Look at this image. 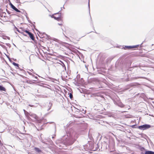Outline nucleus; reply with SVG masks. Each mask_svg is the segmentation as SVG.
<instances>
[{
  "label": "nucleus",
  "mask_w": 154,
  "mask_h": 154,
  "mask_svg": "<svg viewBox=\"0 0 154 154\" xmlns=\"http://www.w3.org/2000/svg\"><path fill=\"white\" fill-rule=\"evenodd\" d=\"M67 137L65 136L66 137L64 140L66 146H68L72 145L75 141V140L73 138V136L70 134H67Z\"/></svg>",
  "instance_id": "nucleus-1"
},
{
  "label": "nucleus",
  "mask_w": 154,
  "mask_h": 154,
  "mask_svg": "<svg viewBox=\"0 0 154 154\" xmlns=\"http://www.w3.org/2000/svg\"><path fill=\"white\" fill-rule=\"evenodd\" d=\"M89 149L92 151H98L100 150L98 144L91 143L89 144Z\"/></svg>",
  "instance_id": "nucleus-2"
},
{
  "label": "nucleus",
  "mask_w": 154,
  "mask_h": 154,
  "mask_svg": "<svg viewBox=\"0 0 154 154\" xmlns=\"http://www.w3.org/2000/svg\"><path fill=\"white\" fill-rule=\"evenodd\" d=\"M138 128L140 130L144 131L147 129L151 127V125L149 124H144L138 126Z\"/></svg>",
  "instance_id": "nucleus-3"
},
{
  "label": "nucleus",
  "mask_w": 154,
  "mask_h": 154,
  "mask_svg": "<svg viewBox=\"0 0 154 154\" xmlns=\"http://www.w3.org/2000/svg\"><path fill=\"white\" fill-rule=\"evenodd\" d=\"M94 107V109L96 110L99 111L103 110V106L99 103H98Z\"/></svg>",
  "instance_id": "nucleus-4"
},
{
  "label": "nucleus",
  "mask_w": 154,
  "mask_h": 154,
  "mask_svg": "<svg viewBox=\"0 0 154 154\" xmlns=\"http://www.w3.org/2000/svg\"><path fill=\"white\" fill-rule=\"evenodd\" d=\"M56 142V144L60 147H63L65 146H66L64 140L63 141L61 140H57Z\"/></svg>",
  "instance_id": "nucleus-5"
},
{
  "label": "nucleus",
  "mask_w": 154,
  "mask_h": 154,
  "mask_svg": "<svg viewBox=\"0 0 154 154\" xmlns=\"http://www.w3.org/2000/svg\"><path fill=\"white\" fill-rule=\"evenodd\" d=\"M104 99V97L103 96L97 95L95 96L94 99V101L96 102H100L102 100Z\"/></svg>",
  "instance_id": "nucleus-6"
},
{
  "label": "nucleus",
  "mask_w": 154,
  "mask_h": 154,
  "mask_svg": "<svg viewBox=\"0 0 154 154\" xmlns=\"http://www.w3.org/2000/svg\"><path fill=\"white\" fill-rule=\"evenodd\" d=\"M60 11L58 12L55 13L54 14L57 15V14H59V15L58 17H56L55 16L54 17V19L58 21H61L62 20V17H61V12H60Z\"/></svg>",
  "instance_id": "nucleus-7"
},
{
  "label": "nucleus",
  "mask_w": 154,
  "mask_h": 154,
  "mask_svg": "<svg viewBox=\"0 0 154 154\" xmlns=\"http://www.w3.org/2000/svg\"><path fill=\"white\" fill-rule=\"evenodd\" d=\"M114 103L115 105H116L119 106L121 108H123L124 107L125 105H124L121 102L118 101H114Z\"/></svg>",
  "instance_id": "nucleus-8"
},
{
  "label": "nucleus",
  "mask_w": 154,
  "mask_h": 154,
  "mask_svg": "<svg viewBox=\"0 0 154 154\" xmlns=\"http://www.w3.org/2000/svg\"><path fill=\"white\" fill-rule=\"evenodd\" d=\"M138 149L141 151V154H144L146 151H147V150L144 147L141 146H139L138 147Z\"/></svg>",
  "instance_id": "nucleus-9"
},
{
  "label": "nucleus",
  "mask_w": 154,
  "mask_h": 154,
  "mask_svg": "<svg viewBox=\"0 0 154 154\" xmlns=\"http://www.w3.org/2000/svg\"><path fill=\"white\" fill-rule=\"evenodd\" d=\"M11 7L16 12H17L22 13V12L17 8L14 5H13L11 2H10L9 4Z\"/></svg>",
  "instance_id": "nucleus-10"
},
{
  "label": "nucleus",
  "mask_w": 154,
  "mask_h": 154,
  "mask_svg": "<svg viewBox=\"0 0 154 154\" xmlns=\"http://www.w3.org/2000/svg\"><path fill=\"white\" fill-rule=\"evenodd\" d=\"M29 35V37L33 41H34L35 40V37L34 35L31 32H30L28 34Z\"/></svg>",
  "instance_id": "nucleus-11"
},
{
  "label": "nucleus",
  "mask_w": 154,
  "mask_h": 154,
  "mask_svg": "<svg viewBox=\"0 0 154 154\" xmlns=\"http://www.w3.org/2000/svg\"><path fill=\"white\" fill-rule=\"evenodd\" d=\"M24 114L27 118L29 120L31 119V118L29 117V115L30 114H29L27 111L25 112L24 113Z\"/></svg>",
  "instance_id": "nucleus-12"
},
{
  "label": "nucleus",
  "mask_w": 154,
  "mask_h": 154,
  "mask_svg": "<svg viewBox=\"0 0 154 154\" xmlns=\"http://www.w3.org/2000/svg\"><path fill=\"white\" fill-rule=\"evenodd\" d=\"M34 149L38 153H40L42 152V150L38 147H35L34 148Z\"/></svg>",
  "instance_id": "nucleus-13"
},
{
  "label": "nucleus",
  "mask_w": 154,
  "mask_h": 154,
  "mask_svg": "<svg viewBox=\"0 0 154 154\" xmlns=\"http://www.w3.org/2000/svg\"><path fill=\"white\" fill-rule=\"evenodd\" d=\"M144 154H154V152L147 150Z\"/></svg>",
  "instance_id": "nucleus-14"
},
{
  "label": "nucleus",
  "mask_w": 154,
  "mask_h": 154,
  "mask_svg": "<svg viewBox=\"0 0 154 154\" xmlns=\"http://www.w3.org/2000/svg\"><path fill=\"white\" fill-rule=\"evenodd\" d=\"M6 90L5 88L2 85H0V91H5Z\"/></svg>",
  "instance_id": "nucleus-15"
},
{
  "label": "nucleus",
  "mask_w": 154,
  "mask_h": 154,
  "mask_svg": "<svg viewBox=\"0 0 154 154\" xmlns=\"http://www.w3.org/2000/svg\"><path fill=\"white\" fill-rule=\"evenodd\" d=\"M52 105V103H51L49 102V105L48 106V108L47 109L48 111H49L51 109Z\"/></svg>",
  "instance_id": "nucleus-16"
},
{
  "label": "nucleus",
  "mask_w": 154,
  "mask_h": 154,
  "mask_svg": "<svg viewBox=\"0 0 154 154\" xmlns=\"http://www.w3.org/2000/svg\"><path fill=\"white\" fill-rule=\"evenodd\" d=\"M12 64L14 66H16L17 67H16V68L17 69H20V67H19V64H18V63H17L14 62H13L12 63Z\"/></svg>",
  "instance_id": "nucleus-17"
},
{
  "label": "nucleus",
  "mask_w": 154,
  "mask_h": 154,
  "mask_svg": "<svg viewBox=\"0 0 154 154\" xmlns=\"http://www.w3.org/2000/svg\"><path fill=\"white\" fill-rule=\"evenodd\" d=\"M29 116L33 117L35 119H37L38 118L37 116L35 114H31L30 115H29Z\"/></svg>",
  "instance_id": "nucleus-18"
},
{
  "label": "nucleus",
  "mask_w": 154,
  "mask_h": 154,
  "mask_svg": "<svg viewBox=\"0 0 154 154\" xmlns=\"http://www.w3.org/2000/svg\"><path fill=\"white\" fill-rule=\"evenodd\" d=\"M145 42V41H144L140 45H134V48H137L138 47H139V46H140V48H141L142 47V45L143 44V43Z\"/></svg>",
  "instance_id": "nucleus-19"
},
{
  "label": "nucleus",
  "mask_w": 154,
  "mask_h": 154,
  "mask_svg": "<svg viewBox=\"0 0 154 154\" xmlns=\"http://www.w3.org/2000/svg\"><path fill=\"white\" fill-rule=\"evenodd\" d=\"M123 48L125 50L130 49H131V46H125Z\"/></svg>",
  "instance_id": "nucleus-20"
},
{
  "label": "nucleus",
  "mask_w": 154,
  "mask_h": 154,
  "mask_svg": "<svg viewBox=\"0 0 154 154\" xmlns=\"http://www.w3.org/2000/svg\"><path fill=\"white\" fill-rule=\"evenodd\" d=\"M139 126H137V125H133L131 126V127L133 128H138V127Z\"/></svg>",
  "instance_id": "nucleus-21"
},
{
  "label": "nucleus",
  "mask_w": 154,
  "mask_h": 154,
  "mask_svg": "<svg viewBox=\"0 0 154 154\" xmlns=\"http://www.w3.org/2000/svg\"><path fill=\"white\" fill-rule=\"evenodd\" d=\"M13 25L14 26V30H16L18 32H20L19 29L15 26V25L14 24H13Z\"/></svg>",
  "instance_id": "nucleus-22"
},
{
  "label": "nucleus",
  "mask_w": 154,
  "mask_h": 154,
  "mask_svg": "<svg viewBox=\"0 0 154 154\" xmlns=\"http://www.w3.org/2000/svg\"><path fill=\"white\" fill-rule=\"evenodd\" d=\"M140 97L143 98H144L146 97V96L144 93H142L141 94Z\"/></svg>",
  "instance_id": "nucleus-23"
},
{
  "label": "nucleus",
  "mask_w": 154,
  "mask_h": 154,
  "mask_svg": "<svg viewBox=\"0 0 154 154\" xmlns=\"http://www.w3.org/2000/svg\"><path fill=\"white\" fill-rule=\"evenodd\" d=\"M59 61L61 63L60 64L61 65H62L63 67H64L65 68H66L64 64V63L61 60H60Z\"/></svg>",
  "instance_id": "nucleus-24"
},
{
  "label": "nucleus",
  "mask_w": 154,
  "mask_h": 154,
  "mask_svg": "<svg viewBox=\"0 0 154 154\" xmlns=\"http://www.w3.org/2000/svg\"><path fill=\"white\" fill-rule=\"evenodd\" d=\"M32 26L34 27V28L35 30L37 31L40 34H41V32L40 31H39L37 29L35 28V26L34 24H32Z\"/></svg>",
  "instance_id": "nucleus-25"
},
{
  "label": "nucleus",
  "mask_w": 154,
  "mask_h": 154,
  "mask_svg": "<svg viewBox=\"0 0 154 154\" xmlns=\"http://www.w3.org/2000/svg\"><path fill=\"white\" fill-rule=\"evenodd\" d=\"M42 35H46L47 37L49 39H51V38H51V37H50L49 35H48L47 34H46L45 33V32H44L42 34Z\"/></svg>",
  "instance_id": "nucleus-26"
},
{
  "label": "nucleus",
  "mask_w": 154,
  "mask_h": 154,
  "mask_svg": "<svg viewBox=\"0 0 154 154\" xmlns=\"http://www.w3.org/2000/svg\"><path fill=\"white\" fill-rule=\"evenodd\" d=\"M69 93V97L71 99H72V98H73L72 94L71 93Z\"/></svg>",
  "instance_id": "nucleus-27"
},
{
  "label": "nucleus",
  "mask_w": 154,
  "mask_h": 154,
  "mask_svg": "<svg viewBox=\"0 0 154 154\" xmlns=\"http://www.w3.org/2000/svg\"><path fill=\"white\" fill-rule=\"evenodd\" d=\"M135 79H138V78H143V79H146V78L145 77H135Z\"/></svg>",
  "instance_id": "nucleus-28"
},
{
  "label": "nucleus",
  "mask_w": 154,
  "mask_h": 154,
  "mask_svg": "<svg viewBox=\"0 0 154 154\" xmlns=\"http://www.w3.org/2000/svg\"><path fill=\"white\" fill-rule=\"evenodd\" d=\"M26 18H27V20L29 21V23H31V24H32V23L31 21L30 20H29V18L27 17V16H26Z\"/></svg>",
  "instance_id": "nucleus-29"
},
{
  "label": "nucleus",
  "mask_w": 154,
  "mask_h": 154,
  "mask_svg": "<svg viewBox=\"0 0 154 154\" xmlns=\"http://www.w3.org/2000/svg\"><path fill=\"white\" fill-rule=\"evenodd\" d=\"M23 31L24 32H26V33H27L28 34L30 32H29L28 30H25V29H24V30H23Z\"/></svg>",
  "instance_id": "nucleus-30"
},
{
  "label": "nucleus",
  "mask_w": 154,
  "mask_h": 154,
  "mask_svg": "<svg viewBox=\"0 0 154 154\" xmlns=\"http://www.w3.org/2000/svg\"><path fill=\"white\" fill-rule=\"evenodd\" d=\"M5 55L8 58V59H9V60L10 61H11V58H10V57H9V56L7 55L5 53Z\"/></svg>",
  "instance_id": "nucleus-31"
},
{
  "label": "nucleus",
  "mask_w": 154,
  "mask_h": 154,
  "mask_svg": "<svg viewBox=\"0 0 154 154\" xmlns=\"http://www.w3.org/2000/svg\"><path fill=\"white\" fill-rule=\"evenodd\" d=\"M88 6L89 8V10L90 11V0H88Z\"/></svg>",
  "instance_id": "nucleus-32"
},
{
  "label": "nucleus",
  "mask_w": 154,
  "mask_h": 154,
  "mask_svg": "<svg viewBox=\"0 0 154 154\" xmlns=\"http://www.w3.org/2000/svg\"><path fill=\"white\" fill-rule=\"evenodd\" d=\"M32 82L31 80H29V81L27 80L26 82L28 84H32V83L29 82Z\"/></svg>",
  "instance_id": "nucleus-33"
},
{
  "label": "nucleus",
  "mask_w": 154,
  "mask_h": 154,
  "mask_svg": "<svg viewBox=\"0 0 154 154\" xmlns=\"http://www.w3.org/2000/svg\"><path fill=\"white\" fill-rule=\"evenodd\" d=\"M6 11L8 13V14H11V12L9 11H8L7 9H6Z\"/></svg>",
  "instance_id": "nucleus-34"
},
{
  "label": "nucleus",
  "mask_w": 154,
  "mask_h": 154,
  "mask_svg": "<svg viewBox=\"0 0 154 154\" xmlns=\"http://www.w3.org/2000/svg\"><path fill=\"white\" fill-rule=\"evenodd\" d=\"M54 14H53L52 15H50V16H51L52 18H54V17H55V16H54Z\"/></svg>",
  "instance_id": "nucleus-35"
},
{
  "label": "nucleus",
  "mask_w": 154,
  "mask_h": 154,
  "mask_svg": "<svg viewBox=\"0 0 154 154\" xmlns=\"http://www.w3.org/2000/svg\"><path fill=\"white\" fill-rule=\"evenodd\" d=\"M29 106L31 107H35L34 106L32 105L29 104Z\"/></svg>",
  "instance_id": "nucleus-36"
},
{
  "label": "nucleus",
  "mask_w": 154,
  "mask_h": 154,
  "mask_svg": "<svg viewBox=\"0 0 154 154\" xmlns=\"http://www.w3.org/2000/svg\"><path fill=\"white\" fill-rule=\"evenodd\" d=\"M28 72V73L31 75H32L33 76H34L33 75H32V74L30 72Z\"/></svg>",
  "instance_id": "nucleus-37"
},
{
  "label": "nucleus",
  "mask_w": 154,
  "mask_h": 154,
  "mask_svg": "<svg viewBox=\"0 0 154 154\" xmlns=\"http://www.w3.org/2000/svg\"><path fill=\"white\" fill-rule=\"evenodd\" d=\"M88 137L90 138V139L91 140H92L93 138L92 137H90V136L89 135H88Z\"/></svg>",
  "instance_id": "nucleus-38"
},
{
  "label": "nucleus",
  "mask_w": 154,
  "mask_h": 154,
  "mask_svg": "<svg viewBox=\"0 0 154 154\" xmlns=\"http://www.w3.org/2000/svg\"><path fill=\"white\" fill-rule=\"evenodd\" d=\"M76 112H79L80 111L78 109H76Z\"/></svg>",
  "instance_id": "nucleus-39"
},
{
  "label": "nucleus",
  "mask_w": 154,
  "mask_h": 154,
  "mask_svg": "<svg viewBox=\"0 0 154 154\" xmlns=\"http://www.w3.org/2000/svg\"><path fill=\"white\" fill-rule=\"evenodd\" d=\"M131 49H133L134 48V46H131Z\"/></svg>",
  "instance_id": "nucleus-40"
},
{
  "label": "nucleus",
  "mask_w": 154,
  "mask_h": 154,
  "mask_svg": "<svg viewBox=\"0 0 154 154\" xmlns=\"http://www.w3.org/2000/svg\"><path fill=\"white\" fill-rule=\"evenodd\" d=\"M16 2L17 3H20L19 0H16Z\"/></svg>",
  "instance_id": "nucleus-41"
},
{
  "label": "nucleus",
  "mask_w": 154,
  "mask_h": 154,
  "mask_svg": "<svg viewBox=\"0 0 154 154\" xmlns=\"http://www.w3.org/2000/svg\"><path fill=\"white\" fill-rule=\"evenodd\" d=\"M19 69L20 71H24V70L23 69H20H20Z\"/></svg>",
  "instance_id": "nucleus-42"
},
{
  "label": "nucleus",
  "mask_w": 154,
  "mask_h": 154,
  "mask_svg": "<svg viewBox=\"0 0 154 154\" xmlns=\"http://www.w3.org/2000/svg\"><path fill=\"white\" fill-rule=\"evenodd\" d=\"M35 78L37 80H38V78L37 76H35Z\"/></svg>",
  "instance_id": "nucleus-43"
},
{
  "label": "nucleus",
  "mask_w": 154,
  "mask_h": 154,
  "mask_svg": "<svg viewBox=\"0 0 154 154\" xmlns=\"http://www.w3.org/2000/svg\"><path fill=\"white\" fill-rule=\"evenodd\" d=\"M7 38L8 39H10V37L8 36H7Z\"/></svg>",
  "instance_id": "nucleus-44"
},
{
  "label": "nucleus",
  "mask_w": 154,
  "mask_h": 154,
  "mask_svg": "<svg viewBox=\"0 0 154 154\" xmlns=\"http://www.w3.org/2000/svg\"><path fill=\"white\" fill-rule=\"evenodd\" d=\"M58 24L59 25H60V26L62 25V23H58Z\"/></svg>",
  "instance_id": "nucleus-45"
},
{
  "label": "nucleus",
  "mask_w": 154,
  "mask_h": 154,
  "mask_svg": "<svg viewBox=\"0 0 154 154\" xmlns=\"http://www.w3.org/2000/svg\"><path fill=\"white\" fill-rule=\"evenodd\" d=\"M23 111H24V113H25V112H26V111L25 110V109H23Z\"/></svg>",
  "instance_id": "nucleus-46"
},
{
  "label": "nucleus",
  "mask_w": 154,
  "mask_h": 154,
  "mask_svg": "<svg viewBox=\"0 0 154 154\" xmlns=\"http://www.w3.org/2000/svg\"><path fill=\"white\" fill-rule=\"evenodd\" d=\"M0 16L1 17H2L3 15H2L1 14H0Z\"/></svg>",
  "instance_id": "nucleus-47"
},
{
  "label": "nucleus",
  "mask_w": 154,
  "mask_h": 154,
  "mask_svg": "<svg viewBox=\"0 0 154 154\" xmlns=\"http://www.w3.org/2000/svg\"><path fill=\"white\" fill-rule=\"evenodd\" d=\"M154 48H152V50H154Z\"/></svg>",
  "instance_id": "nucleus-48"
},
{
  "label": "nucleus",
  "mask_w": 154,
  "mask_h": 154,
  "mask_svg": "<svg viewBox=\"0 0 154 154\" xmlns=\"http://www.w3.org/2000/svg\"><path fill=\"white\" fill-rule=\"evenodd\" d=\"M153 45H154V44H152V45L151 46H153Z\"/></svg>",
  "instance_id": "nucleus-49"
},
{
  "label": "nucleus",
  "mask_w": 154,
  "mask_h": 154,
  "mask_svg": "<svg viewBox=\"0 0 154 154\" xmlns=\"http://www.w3.org/2000/svg\"><path fill=\"white\" fill-rule=\"evenodd\" d=\"M25 36H26L27 35H25V34H23Z\"/></svg>",
  "instance_id": "nucleus-50"
},
{
  "label": "nucleus",
  "mask_w": 154,
  "mask_h": 154,
  "mask_svg": "<svg viewBox=\"0 0 154 154\" xmlns=\"http://www.w3.org/2000/svg\"><path fill=\"white\" fill-rule=\"evenodd\" d=\"M1 140H0V144L1 143Z\"/></svg>",
  "instance_id": "nucleus-51"
},
{
  "label": "nucleus",
  "mask_w": 154,
  "mask_h": 154,
  "mask_svg": "<svg viewBox=\"0 0 154 154\" xmlns=\"http://www.w3.org/2000/svg\"><path fill=\"white\" fill-rule=\"evenodd\" d=\"M54 137H53V136H52V138H54Z\"/></svg>",
  "instance_id": "nucleus-52"
},
{
  "label": "nucleus",
  "mask_w": 154,
  "mask_h": 154,
  "mask_svg": "<svg viewBox=\"0 0 154 154\" xmlns=\"http://www.w3.org/2000/svg\"><path fill=\"white\" fill-rule=\"evenodd\" d=\"M42 143H44V142H43V141H42Z\"/></svg>",
  "instance_id": "nucleus-53"
},
{
  "label": "nucleus",
  "mask_w": 154,
  "mask_h": 154,
  "mask_svg": "<svg viewBox=\"0 0 154 154\" xmlns=\"http://www.w3.org/2000/svg\"><path fill=\"white\" fill-rule=\"evenodd\" d=\"M33 71L32 69H31V71Z\"/></svg>",
  "instance_id": "nucleus-54"
},
{
  "label": "nucleus",
  "mask_w": 154,
  "mask_h": 154,
  "mask_svg": "<svg viewBox=\"0 0 154 154\" xmlns=\"http://www.w3.org/2000/svg\"><path fill=\"white\" fill-rule=\"evenodd\" d=\"M33 71L32 69H31V71Z\"/></svg>",
  "instance_id": "nucleus-55"
},
{
  "label": "nucleus",
  "mask_w": 154,
  "mask_h": 154,
  "mask_svg": "<svg viewBox=\"0 0 154 154\" xmlns=\"http://www.w3.org/2000/svg\"><path fill=\"white\" fill-rule=\"evenodd\" d=\"M4 47H5V45H4Z\"/></svg>",
  "instance_id": "nucleus-56"
},
{
  "label": "nucleus",
  "mask_w": 154,
  "mask_h": 154,
  "mask_svg": "<svg viewBox=\"0 0 154 154\" xmlns=\"http://www.w3.org/2000/svg\"><path fill=\"white\" fill-rule=\"evenodd\" d=\"M39 77H40L39 75H38Z\"/></svg>",
  "instance_id": "nucleus-57"
},
{
  "label": "nucleus",
  "mask_w": 154,
  "mask_h": 154,
  "mask_svg": "<svg viewBox=\"0 0 154 154\" xmlns=\"http://www.w3.org/2000/svg\"><path fill=\"white\" fill-rule=\"evenodd\" d=\"M5 17V16H4V17Z\"/></svg>",
  "instance_id": "nucleus-58"
},
{
  "label": "nucleus",
  "mask_w": 154,
  "mask_h": 154,
  "mask_svg": "<svg viewBox=\"0 0 154 154\" xmlns=\"http://www.w3.org/2000/svg\"><path fill=\"white\" fill-rule=\"evenodd\" d=\"M130 64H131V63L130 62Z\"/></svg>",
  "instance_id": "nucleus-59"
},
{
  "label": "nucleus",
  "mask_w": 154,
  "mask_h": 154,
  "mask_svg": "<svg viewBox=\"0 0 154 154\" xmlns=\"http://www.w3.org/2000/svg\"><path fill=\"white\" fill-rule=\"evenodd\" d=\"M33 81H35V80H33Z\"/></svg>",
  "instance_id": "nucleus-60"
}]
</instances>
